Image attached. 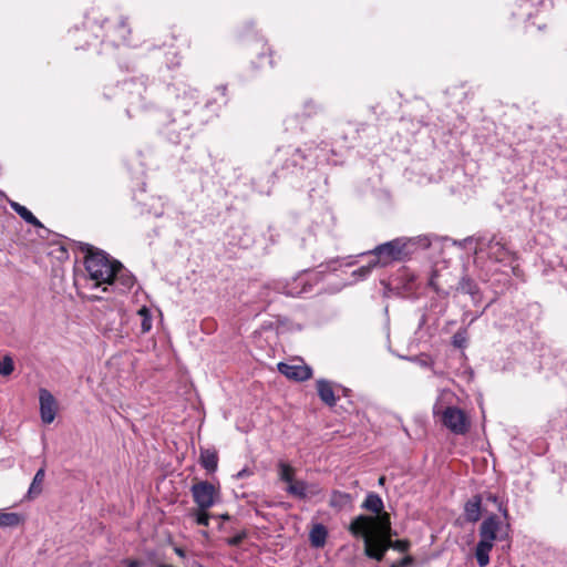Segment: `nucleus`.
<instances>
[{"instance_id":"f257e3e1","label":"nucleus","mask_w":567,"mask_h":567,"mask_svg":"<svg viewBox=\"0 0 567 567\" xmlns=\"http://www.w3.org/2000/svg\"><path fill=\"white\" fill-rule=\"evenodd\" d=\"M362 507L374 513V516L360 515L350 525V532L362 537L367 556L381 560L391 545V522L382 498H365Z\"/></svg>"},{"instance_id":"f03ea898","label":"nucleus","mask_w":567,"mask_h":567,"mask_svg":"<svg viewBox=\"0 0 567 567\" xmlns=\"http://www.w3.org/2000/svg\"><path fill=\"white\" fill-rule=\"evenodd\" d=\"M499 511L503 513V519L491 514L487 516L478 528L480 540L475 547V558L480 567H486L489 564V553L496 540H505L509 537L511 525L507 522L508 513L499 503Z\"/></svg>"},{"instance_id":"7ed1b4c3","label":"nucleus","mask_w":567,"mask_h":567,"mask_svg":"<svg viewBox=\"0 0 567 567\" xmlns=\"http://www.w3.org/2000/svg\"><path fill=\"white\" fill-rule=\"evenodd\" d=\"M431 246L429 236L399 237L393 240L378 245L370 251L374 256V266L386 267L392 262H400L409 259L420 249Z\"/></svg>"},{"instance_id":"20e7f679","label":"nucleus","mask_w":567,"mask_h":567,"mask_svg":"<svg viewBox=\"0 0 567 567\" xmlns=\"http://www.w3.org/2000/svg\"><path fill=\"white\" fill-rule=\"evenodd\" d=\"M85 270L89 279L93 281V287L106 286L107 282L112 281V277L116 274L121 262L90 245H85Z\"/></svg>"},{"instance_id":"39448f33","label":"nucleus","mask_w":567,"mask_h":567,"mask_svg":"<svg viewBox=\"0 0 567 567\" xmlns=\"http://www.w3.org/2000/svg\"><path fill=\"white\" fill-rule=\"evenodd\" d=\"M476 243L478 247L475 248V252H486L487 257L496 262H512L516 257L504 238L498 235H493L488 239L480 237L476 239Z\"/></svg>"},{"instance_id":"423d86ee","label":"nucleus","mask_w":567,"mask_h":567,"mask_svg":"<svg viewBox=\"0 0 567 567\" xmlns=\"http://www.w3.org/2000/svg\"><path fill=\"white\" fill-rule=\"evenodd\" d=\"M433 412L440 416L442 424L456 435H464L470 430V419L465 412L456 406L442 408L434 405Z\"/></svg>"},{"instance_id":"0eeeda50","label":"nucleus","mask_w":567,"mask_h":567,"mask_svg":"<svg viewBox=\"0 0 567 567\" xmlns=\"http://www.w3.org/2000/svg\"><path fill=\"white\" fill-rule=\"evenodd\" d=\"M277 467L279 478L287 483L286 491L293 496H306L307 484L303 481L295 480V468L284 461H279Z\"/></svg>"},{"instance_id":"6e6552de","label":"nucleus","mask_w":567,"mask_h":567,"mask_svg":"<svg viewBox=\"0 0 567 567\" xmlns=\"http://www.w3.org/2000/svg\"><path fill=\"white\" fill-rule=\"evenodd\" d=\"M40 416L44 424H51L56 415L58 403L52 393L41 388L39 390Z\"/></svg>"},{"instance_id":"1a4fd4ad","label":"nucleus","mask_w":567,"mask_h":567,"mask_svg":"<svg viewBox=\"0 0 567 567\" xmlns=\"http://www.w3.org/2000/svg\"><path fill=\"white\" fill-rule=\"evenodd\" d=\"M311 285L307 279L306 274H300L285 285L278 286V291L288 297H300L303 293L311 291Z\"/></svg>"},{"instance_id":"9d476101","label":"nucleus","mask_w":567,"mask_h":567,"mask_svg":"<svg viewBox=\"0 0 567 567\" xmlns=\"http://www.w3.org/2000/svg\"><path fill=\"white\" fill-rule=\"evenodd\" d=\"M134 276L121 264L118 269H116V274L112 277V281L107 282V285L103 288V291H107L109 287H113L121 292H125L134 286Z\"/></svg>"},{"instance_id":"9b49d317","label":"nucleus","mask_w":567,"mask_h":567,"mask_svg":"<svg viewBox=\"0 0 567 567\" xmlns=\"http://www.w3.org/2000/svg\"><path fill=\"white\" fill-rule=\"evenodd\" d=\"M278 371L290 380L306 381L311 378L312 371L308 365L278 363Z\"/></svg>"},{"instance_id":"f8f14e48","label":"nucleus","mask_w":567,"mask_h":567,"mask_svg":"<svg viewBox=\"0 0 567 567\" xmlns=\"http://www.w3.org/2000/svg\"><path fill=\"white\" fill-rule=\"evenodd\" d=\"M482 503L481 498H470L464 504V520L467 523H476L482 517Z\"/></svg>"},{"instance_id":"ddd939ff","label":"nucleus","mask_w":567,"mask_h":567,"mask_svg":"<svg viewBox=\"0 0 567 567\" xmlns=\"http://www.w3.org/2000/svg\"><path fill=\"white\" fill-rule=\"evenodd\" d=\"M317 391L318 395L322 402H324L329 406H334L337 404V398L334 395V391L331 382L327 380H318L317 381Z\"/></svg>"},{"instance_id":"4468645a","label":"nucleus","mask_w":567,"mask_h":567,"mask_svg":"<svg viewBox=\"0 0 567 567\" xmlns=\"http://www.w3.org/2000/svg\"><path fill=\"white\" fill-rule=\"evenodd\" d=\"M198 504V511L194 514L198 525L207 526L210 515L206 509L215 504V498H195Z\"/></svg>"},{"instance_id":"2eb2a0df","label":"nucleus","mask_w":567,"mask_h":567,"mask_svg":"<svg viewBox=\"0 0 567 567\" xmlns=\"http://www.w3.org/2000/svg\"><path fill=\"white\" fill-rule=\"evenodd\" d=\"M218 493V486L208 481H200L192 486V496H216Z\"/></svg>"},{"instance_id":"dca6fc26","label":"nucleus","mask_w":567,"mask_h":567,"mask_svg":"<svg viewBox=\"0 0 567 567\" xmlns=\"http://www.w3.org/2000/svg\"><path fill=\"white\" fill-rule=\"evenodd\" d=\"M200 464L208 472L214 473L218 466V454L215 450L205 449L200 451Z\"/></svg>"},{"instance_id":"f3484780","label":"nucleus","mask_w":567,"mask_h":567,"mask_svg":"<svg viewBox=\"0 0 567 567\" xmlns=\"http://www.w3.org/2000/svg\"><path fill=\"white\" fill-rule=\"evenodd\" d=\"M327 528L322 524H316L309 534L310 543L313 547L320 548L324 546L327 539Z\"/></svg>"},{"instance_id":"a211bd4d","label":"nucleus","mask_w":567,"mask_h":567,"mask_svg":"<svg viewBox=\"0 0 567 567\" xmlns=\"http://www.w3.org/2000/svg\"><path fill=\"white\" fill-rule=\"evenodd\" d=\"M22 514L0 511V527H17L24 522Z\"/></svg>"},{"instance_id":"6ab92c4d","label":"nucleus","mask_w":567,"mask_h":567,"mask_svg":"<svg viewBox=\"0 0 567 567\" xmlns=\"http://www.w3.org/2000/svg\"><path fill=\"white\" fill-rule=\"evenodd\" d=\"M10 207L28 224L41 227L40 220L25 207L17 202H10Z\"/></svg>"},{"instance_id":"aec40b11","label":"nucleus","mask_w":567,"mask_h":567,"mask_svg":"<svg viewBox=\"0 0 567 567\" xmlns=\"http://www.w3.org/2000/svg\"><path fill=\"white\" fill-rule=\"evenodd\" d=\"M457 290L463 293L471 295L472 297H475V295L478 293V287L476 282L467 276L461 278Z\"/></svg>"},{"instance_id":"412c9836","label":"nucleus","mask_w":567,"mask_h":567,"mask_svg":"<svg viewBox=\"0 0 567 567\" xmlns=\"http://www.w3.org/2000/svg\"><path fill=\"white\" fill-rule=\"evenodd\" d=\"M137 315L141 317V332L142 333L150 332L152 329V321H153L152 313H151L150 309L146 307H142L138 310Z\"/></svg>"},{"instance_id":"4be33fe9","label":"nucleus","mask_w":567,"mask_h":567,"mask_svg":"<svg viewBox=\"0 0 567 567\" xmlns=\"http://www.w3.org/2000/svg\"><path fill=\"white\" fill-rule=\"evenodd\" d=\"M44 476H45V472H44V468L41 467L38 470V472L35 473L34 477H33V481L30 485V488L28 491V496H30L31 494H39L41 493L42 491V483L44 481Z\"/></svg>"},{"instance_id":"5701e85b","label":"nucleus","mask_w":567,"mask_h":567,"mask_svg":"<svg viewBox=\"0 0 567 567\" xmlns=\"http://www.w3.org/2000/svg\"><path fill=\"white\" fill-rule=\"evenodd\" d=\"M14 370V363L10 355H4L0 359V375L8 377Z\"/></svg>"},{"instance_id":"b1692460","label":"nucleus","mask_w":567,"mask_h":567,"mask_svg":"<svg viewBox=\"0 0 567 567\" xmlns=\"http://www.w3.org/2000/svg\"><path fill=\"white\" fill-rule=\"evenodd\" d=\"M306 159L307 154L301 148H296L291 155V166L302 168Z\"/></svg>"},{"instance_id":"393cba45","label":"nucleus","mask_w":567,"mask_h":567,"mask_svg":"<svg viewBox=\"0 0 567 567\" xmlns=\"http://www.w3.org/2000/svg\"><path fill=\"white\" fill-rule=\"evenodd\" d=\"M117 33L120 41L122 43H125L127 41V35L130 34V29L124 20H121V22L118 23Z\"/></svg>"},{"instance_id":"a878e982","label":"nucleus","mask_w":567,"mask_h":567,"mask_svg":"<svg viewBox=\"0 0 567 567\" xmlns=\"http://www.w3.org/2000/svg\"><path fill=\"white\" fill-rule=\"evenodd\" d=\"M320 107L315 104L312 101H308L305 104V115L311 116L313 114H317L319 112Z\"/></svg>"},{"instance_id":"bb28decb","label":"nucleus","mask_w":567,"mask_h":567,"mask_svg":"<svg viewBox=\"0 0 567 567\" xmlns=\"http://www.w3.org/2000/svg\"><path fill=\"white\" fill-rule=\"evenodd\" d=\"M466 342L465 333L464 332H456L453 336V344L457 348H463Z\"/></svg>"},{"instance_id":"cd10ccee","label":"nucleus","mask_w":567,"mask_h":567,"mask_svg":"<svg viewBox=\"0 0 567 567\" xmlns=\"http://www.w3.org/2000/svg\"><path fill=\"white\" fill-rule=\"evenodd\" d=\"M390 547H392V548H394V549H396V550H399V551H402V553H403V551H406V550H408V548H409V543H408V542H405V540H396V542H394V543H393V542L391 540V545L386 548V550H388Z\"/></svg>"},{"instance_id":"c85d7f7f","label":"nucleus","mask_w":567,"mask_h":567,"mask_svg":"<svg viewBox=\"0 0 567 567\" xmlns=\"http://www.w3.org/2000/svg\"><path fill=\"white\" fill-rule=\"evenodd\" d=\"M412 563V558L410 556H406L402 558L401 560L393 563L391 567H406Z\"/></svg>"},{"instance_id":"c756f323","label":"nucleus","mask_w":567,"mask_h":567,"mask_svg":"<svg viewBox=\"0 0 567 567\" xmlns=\"http://www.w3.org/2000/svg\"><path fill=\"white\" fill-rule=\"evenodd\" d=\"M474 241V237H466L463 240H454L453 244L460 248H465L468 244Z\"/></svg>"},{"instance_id":"7c9ffc66","label":"nucleus","mask_w":567,"mask_h":567,"mask_svg":"<svg viewBox=\"0 0 567 567\" xmlns=\"http://www.w3.org/2000/svg\"><path fill=\"white\" fill-rule=\"evenodd\" d=\"M245 535L244 534H238L231 538L228 539V544L231 545V546H236V545H239L241 543V540L244 539Z\"/></svg>"},{"instance_id":"2f4dec72","label":"nucleus","mask_w":567,"mask_h":567,"mask_svg":"<svg viewBox=\"0 0 567 567\" xmlns=\"http://www.w3.org/2000/svg\"><path fill=\"white\" fill-rule=\"evenodd\" d=\"M373 264V260H371L367 266H363L359 269V272L362 275V276H367L370 274L371 269L374 268L375 266L372 265Z\"/></svg>"},{"instance_id":"473e14b6","label":"nucleus","mask_w":567,"mask_h":567,"mask_svg":"<svg viewBox=\"0 0 567 567\" xmlns=\"http://www.w3.org/2000/svg\"><path fill=\"white\" fill-rule=\"evenodd\" d=\"M251 474H252V472H251V471H249L248 468H243L241 471H239V472L235 475V477H236V478H238V480H240V478H244V477L249 476V475H251Z\"/></svg>"},{"instance_id":"72a5a7b5","label":"nucleus","mask_w":567,"mask_h":567,"mask_svg":"<svg viewBox=\"0 0 567 567\" xmlns=\"http://www.w3.org/2000/svg\"><path fill=\"white\" fill-rule=\"evenodd\" d=\"M218 90H220V93L225 95L227 87L225 85H221L218 87Z\"/></svg>"},{"instance_id":"f704fd0d","label":"nucleus","mask_w":567,"mask_h":567,"mask_svg":"<svg viewBox=\"0 0 567 567\" xmlns=\"http://www.w3.org/2000/svg\"><path fill=\"white\" fill-rule=\"evenodd\" d=\"M175 551L177 555L184 556V551L181 548H176Z\"/></svg>"},{"instance_id":"c9c22d12","label":"nucleus","mask_w":567,"mask_h":567,"mask_svg":"<svg viewBox=\"0 0 567 567\" xmlns=\"http://www.w3.org/2000/svg\"><path fill=\"white\" fill-rule=\"evenodd\" d=\"M384 481H385V477H384V476H380V477H379V484H381V485H382V484L384 483Z\"/></svg>"},{"instance_id":"e433bc0d","label":"nucleus","mask_w":567,"mask_h":567,"mask_svg":"<svg viewBox=\"0 0 567 567\" xmlns=\"http://www.w3.org/2000/svg\"><path fill=\"white\" fill-rule=\"evenodd\" d=\"M332 496H333V497H337V496H343V494H341V493H339V492H334ZM344 496H347V495L344 494Z\"/></svg>"},{"instance_id":"4c0bfd02","label":"nucleus","mask_w":567,"mask_h":567,"mask_svg":"<svg viewBox=\"0 0 567 567\" xmlns=\"http://www.w3.org/2000/svg\"><path fill=\"white\" fill-rule=\"evenodd\" d=\"M430 285H431L432 287H434V288H435V290H437V288L434 286V281H433V279H431Z\"/></svg>"},{"instance_id":"58836bf2","label":"nucleus","mask_w":567,"mask_h":567,"mask_svg":"<svg viewBox=\"0 0 567 567\" xmlns=\"http://www.w3.org/2000/svg\"><path fill=\"white\" fill-rule=\"evenodd\" d=\"M223 519H228L229 516L227 514L220 516Z\"/></svg>"},{"instance_id":"ea45409f","label":"nucleus","mask_w":567,"mask_h":567,"mask_svg":"<svg viewBox=\"0 0 567 567\" xmlns=\"http://www.w3.org/2000/svg\"><path fill=\"white\" fill-rule=\"evenodd\" d=\"M367 496L372 497V496H378V495L374 493H369Z\"/></svg>"}]
</instances>
